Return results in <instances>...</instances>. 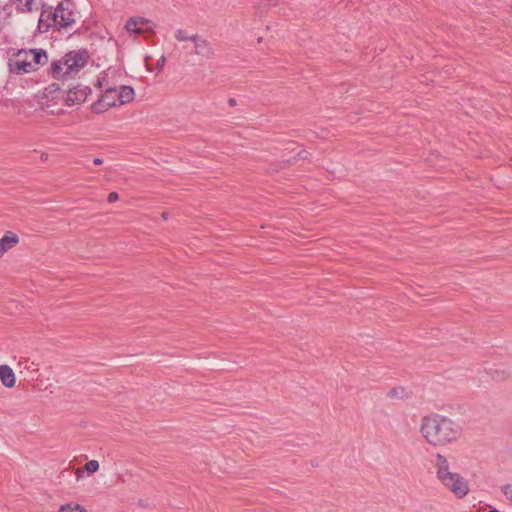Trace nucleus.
<instances>
[{"mask_svg": "<svg viewBox=\"0 0 512 512\" xmlns=\"http://www.w3.org/2000/svg\"><path fill=\"white\" fill-rule=\"evenodd\" d=\"M419 431L425 442L433 447L454 445L463 435L459 422L436 413L422 418Z\"/></svg>", "mask_w": 512, "mask_h": 512, "instance_id": "obj_1", "label": "nucleus"}, {"mask_svg": "<svg viewBox=\"0 0 512 512\" xmlns=\"http://www.w3.org/2000/svg\"><path fill=\"white\" fill-rule=\"evenodd\" d=\"M435 470L438 481L457 498H464L470 492L468 480L453 470L448 458L440 453L435 455Z\"/></svg>", "mask_w": 512, "mask_h": 512, "instance_id": "obj_2", "label": "nucleus"}, {"mask_svg": "<svg viewBox=\"0 0 512 512\" xmlns=\"http://www.w3.org/2000/svg\"><path fill=\"white\" fill-rule=\"evenodd\" d=\"M134 98L135 91L131 86L107 87L98 100L92 104L91 110L96 114H103L110 108L132 102Z\"/></svg>", "mask_w": 512, "mask_h": 512, "instance_id": "obj_3", "label": "nucleus"}, {"mask_svg": "<svg viewBox=\"0 0 512 512\" xmlns=\"http://www.w3.org/2000/svg\"><path fill=\"white\" fill-rule=\"evenodd\" d=\"M175 38L182 42V50L186 54H192L204 60L212 59L214 56V49L211 43L204 37L197 34H189L184 30H177Z\"/></svg>", "mask_w": 512, "mask_h": 512, "instance_id": "obj_4", "label": "nucleus"}, {"mask_svg": "<svg viewBox=\"0 0 512 512\" xmlns=\"http://www.w3.org/2000/svg\"><path fill=\"white\" fill-rule=\"evenodd\" d=\"M47 61V54L42 49L20 50L12 60L11 69L18 74L29 73Z\"/></svg>", "mask_w": 512, "mask_h": 512, "instance_id": "obj_5", "label": "nucleus"}, {"mask_svg": "<svg viewBox=\"0 0 512 512\" xmlns=\"http://www.w3.org/2000/svg\"><path fill=\"white\" fill-rule=\"evenodd\" d=\"M57 13L58 30L68 28L76 21L74 4L70 0H63L55 7Z\"/></svg>", "mask_w": 512, "mask_h": 512, "instance_id": "obj_6", "label": "nucleus"}, {"mask_svg": "<svg viewBox=\"0 0 512 512\" xmlns=\"http://www.w3.org/2000/svg\"><path fill=\"white\" fill-rule=\"evenodd\" d=\"M42 11L38 19V31L40 33L48 32L50 29L54 28L58 30L57 24V13H55V8L50 6L41 7Z\"/></svg>", "mask_w": 512, "mask_h": 512, "instance_id": "obj_7", "label": "nucleus"}, {"mask_svg": "<svg viewBox=\"0 0 512 512\" xmlns=\"http://www.w3.org/2000/svg\"><path fill=\"white\" fill-rule=\"evenodd\" d=\"M125 30L129 34H145L153 32L154 24L144 17H131L125 24Z\"/></svg>", "mask_w": 512, "mask_h": 512, "instance_id": "obj_8", "label": "nucleus"}, {"mask_svg": "<svg viewBox=\"0 0 512 512\" xmlns=\"http://www.w3.org/2000/svg\"><path fill=\"white\" fill-rule=\"evenodd\" d=\"M66 56L73 77L77 75L80 72V70L85 67L89 58L88 53L82 50L71 51L67 53Z\"/></svg>", "mask_w": 512, "mask_h": 512, "instance_id": "obj_9", "label": "nucleus"}, {"mask_svg": "<svg viewBox=\"0 0 512 512\" xmlns=\"http://www.w3.org/2000/svg\"><path fill=\"white\" fill-rule=\"evenodd\" d=\"M9 3L17 13H32L43 7L44 0H9Z\"/></svg>", "mask_w": 512, "mask_h": 512, "instance_id": "obj_10", "label": "nucleus"}, {"mask_svg": "<svg viewBox=\"0 0 512 512\" xmlns=\"http://www.w3.org/2000/svg\"><path fill=\"white\" fill-rule=\"evenodd\" d=\"M51 74L53 78L57 80H65L73 77L68 65V59L66 55L61 59L51 63Z\"/></svg>", "mask_w": 512, "mask_h": 512, "instance_id": "obj_11", "label": "nucleus"}, {"mask_svg": "<svg viewBox=\"0 0 512 512\" xmlns=\"http://www.w3.org/2000/svg\"><path fill=\"white\" fill-rule=\"evenodd\" d=\"M89 92L86 86L73 87L66 93L65 102L68 106L79 105L86 101Z\"/></svg>", "mask_w": 512, "mask_h": 512, "instance_id": "obj_12", "label": "nucleus"}, {"mask_svg": "<svg viewBox=\"0 0 512 512\" xmlns=\"http://www.w3.org/2000/svg\"><path fill=\"white\" fill-rule=\"evenodd\" d=\"M19 242L18 236L8 231L5 235L0 239V259L11 250L14 246H16Z\"/></svg>", "mask_w": 512, "mask_h": 512, "instance_id": "obj_13", "label": "nucleus"}, {"mask_svg": "<svg viewBox=\"0 0 512 512\" xmlns=\"http://www.w3.org/2000/svg\"><path fill=\"white\" fill-rule=\"evenodd\" d=\"M0 381L7 388L15 386L16 376L10 366L4 364L0 365Z\"/></svg>", "mask_w": 512, "mask_h": 512, "instance_id": "obj_14", "label": "nucleus"}, {"mask_svg": "<svg viewBox=\"0 0 512 512\" xmlns=\"http://www.w3.org/2000/svg\"><path fill=\"white\" fill-rule=\"evenodd\" d=\"M13 12L12 5H10L9 1L4 5H0V30L9 24Z\"/></svg>", "mask_w": 512, "mask_h": 512, "instance_id": "obj_15", "label": "nucleus"}, {"mask_svg": "<svg viewBox=\"0 0 512 512\" xmlns=\"http://www.w3.org/2000/svg\"><path fill=\"white\" fill-rule=\"evenodd\" d=\"M114 69L109 68L108 70L104 71L101 76H99L97 82L99 87H106L110 85L113 81V75H114Z\"/></svg>", "mask_w": 512, "mask_h": 512, "instance_id": "obj_16", "label": "nucleus"}, {"mask_svg": "<svg viewBox=\"0 0 512 512\" xmlns=\"http://www.w3.org/2000/svg\"><path fill=\"white\" fill-rule=\"evenodd\" d=\"M58 512H87L86 509L76 503V502H69L66 504H63L59 507Z\"/></svg>", "mask_w": 512, "mask_h": 512, "instance_id": "obj_17", "label": "nucleus"}, {"mask_svg": "<svg viewBox=\"0 0 512 512\" xmlns=\"http://www.w3.org/2000/svg\"><path fill=\"white\" fill-rule=\"evenodd\" d=\"M409 392L404 387H396L389 391V396L396 399H404L409 397Z\"/></svg>", "mask_w": 512, "mask_h": 512, "instance_id": "obj_18", "label": "nucleus"}, {"mask_svg": "<svg viewBox=\"0 0 512 512\" xmlns=\"http://www.w3.org/2000/svg\"><path fill=\"white\" fill-rule=\"evenodd\" d=\"M99 469V462L97 460H90L85 464V470L88 473H95Z\"/></svg>", "mask_w": 512, "mask_h": 512, "instance_id": "obj_19", "label": "nucleus"}, {"mask_svg": "<svg viewBox=\"0 0 512 512\" xmlns=\"http://www.w3.org/2000/svg\"><path fill=\"white\" fill-rule=\"evenodd\" d=\"M502 493L504 494L506 500L512 503V484H506L501 488Z\"/></svg>", "mask_w": 512, "mask_h": 512, "instance_id": "obj_20", "label": "nucleus"}, {"mask_svg": "<svg viewBox=\"0 0 512 512\" xmlns=\"http://www.w3.org/2000/svg\"><path fill=\"white\" fill-rule=\"evenodd\" d=\"M119 199V196L116 192H111L109 195H108V201L110 203H113V202H116L117 200Z\"/></svg>", "mask_w": 512, "mask_h": 512, "instance_id": "obj_21", "label": "nucleus"}, {"mask_svg": "<svg viewBox=\"0 0 512 512\" xmlns=\"http://www.w3.org/2000/svg\"><path fill=\"white\" fill-rule=\"evenodd\" d=\"M164 63H165V57L164 56H161L158 61H157V67L159 70H161L164 66Z\"/></svg>", "mask_w": 512, "mask_h": 512, "instance_id": "obj_22", "label": "nucleus"}, {"mask_svg": "<svg viewBox=\"0 0 512 512\" xmlns=\"http://www.w3.org/2000/svg\"><path fill=\"white\" fill-rule=\"evenodd\" d=\"M93 163H94L95 165H101V164L103 163V161H102V159H101V158H95V159L93 160Z\"/></svg>", "mask_w": 512, "mask_h": 512, "instance_id": "obj_23", "label": "nucleus"}, {"mask_svg": "<svg viewBox=\"0 0 512 512\" xmlns=\"http://www.w3.org/2000/svg\"><path fill=\"white\" fill-rule=\"evenodd\" d=\"M488 512H500L497 509H490Z\"/></svg>", "mask_w": 512, "mask_h": 512, "instance_id": "obj_24", "label": "nucleus"}, {"mask_svg": "<svg viewBox=\"0 0 512 512\" xmlns=\"http://www.w3.org/2000/svg\"><path fill=\"white\" fill-rule=\"evenodd\" d=\"M162 216H163L164 219L167 218L166 213H163Z\"/></svg>", "mask_w": 512, "mask_h": 512, "instance_id": "obj_25", "label": "nucleus"}]
</instances>
